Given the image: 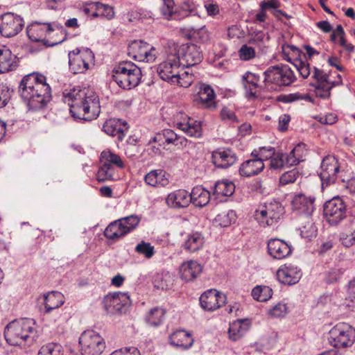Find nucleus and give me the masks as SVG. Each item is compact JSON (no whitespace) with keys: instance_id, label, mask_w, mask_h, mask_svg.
Instances as JSON below:
<instances>
[{"instance_id":"1","label":"nucleus","mask_w":355,"mask_h":355,"mask_svg":"<svg viewBox=\"0 0 355 355\" xmlns=\"http://www.w3.org/2000/svg\"><path fill=\"white\" fill-rule=\"evenodd\" d=\"M18 92L28 110H41L52 100V90L46 77L39 72L24 76L20 81Z\"/></svg>"},{"instance_id":"2","label":"nucleus","mask_w":355,"mask_h":355,"mask_svg":"<svg viewBox=\"0 0 355 355\" xmlns=\"http://www.w3.org/2000/svg\"><path fill=\"white\" fill-rule=\"evenodd\" d=\"M68 99L71 116L75 119L92 121L100 114L101 106L98 96L88 89L73 88L68 93H63Z\"/></svg>"},{"instance_id":"3","label":"nucleus","mask_w":355,"mask_h":355,"mask_svg":"<svg viewBox=\"0 0 355 355\" xmlns=\"http://www.w3.org/2000/svg\"><path fill=\"white\" fill-rule=\"evenodd\" d=\"M4 337L10 345H32L38 338L36 322L31 318L14 320L6 326Z\"/></svg>"},{"instance_id":"4","label":"nucleus","mask_w":355,"mask_h":355,"mask_svg":"<svg viewBox=\"0 0 355 355\" xmlns=\"http://www.w3.org/2000/svg\"><path fill=\"white\" fill-rule=\"evenodd\" d=\"M112 80L121 89L130 90L135 88L141 83L142 73L141 69L131 61H122L112 69Z\"/></svg>"},{"instance_id":"5","label":"nucleus","mask_w":355,"mask_h":355,"mask_svg":"<svg viewBox=\"0 0 355 355\" xmlns=\"http://www.w3.org/2000/svg\"><path fill=\"white\" fill-rule=\"evenodd\" d=\"M269 92L280 91L297 80L294 71L287 64L270 66L263 72Z\"/></svg>"},{"instance_id":"6","label":"nucleus","mask_w":355,"mask_h":355,"mask_svg":"<svg viewBox=\"0 0 355 355\" xmlns=\"http://www.w3.org/2000/svg\"><path fill=\"white\" fill-rule=\"evenodd\" d=\"M54 29L51 24L38 21H33L26 28L27 35L31 41L41 42L47 47H51L61 44L66 40L65 37L61 40H52L50 37L47 38L48 36L52 35Z\"/></svg>"},{"instance_id":"7","label":"nucleus","mask_w":355,"mask_h":355,"mask_svg":"<svg viewBox=\"0 0 355 355\" xmlns=\"http://www.w3.org/2000/svg\"><path fill=\"white\" fill-rule=\"evenodd\" d=\"M69 69L73 74L87 71L91 64H94V53L89 48H76L68 53Z\"/></svg>"},{"instance_id":"8","label":"nucleus","mask_w":355,"mask_h":355,"mask_svg":"<svg viewBox=\"0 0 355 355\" xmlns=\"http://www.w3.org/2000/svg\"><path fill=\"white\" fill-rule=\"evenodd\" d=\"M345 201L336 196L327 200L323 205V216L330 226H337L346 218L347 208Z\"/></svg>"},{"instance_id":"9","label":"nucleus","mask_w":355,"mask_h":355,"mask_svg":"<svg viewBox=\"0 0 355 355\" xmlns=\"http://www.w3.org/2000/svg\"><path fill=\"white\" fill-rule=\"evenodd\" d=\"M340 171L339 159L334 155H327L322 159L318 171L321 180L322 189H324L336 182Z\"/></svg>"},{"instance_id":"10","label":"nucleus","mask_w":355,"mask_h":355,"mask_svg":"<svg viewBox=\"0 0 355 355\" xmlns=\"http://www.w3.org/2000/svg\"><path fill=\"white\" fill-rule=\"evenodd\" d=\"M80 355H100L105 349L104 338L94 330L83 332L79 338Z\"/></svg>"},{"instance_id":"11","label":"nucleus","mask_w":355,"mask_h":355,"mask_svg":"<svg viewBox=\"0 0 355 355\" xmlns=\"http://www.w3.org/2000/svg\"><path fill=\"white\" fill-rule=\"evenodd\" d=\"M329 334V342L336 348L349 347L355 340V329L345 322L336 324Z\"/></svg>"},{"instance_id":"12","label":"nucleus","mask_w":355,"mask_h":355,"mask_svg":"<svg viewBox=\"0 0 355 355\" xmlns=\"http://www.w3.org/2000/svg\"><path fill=\"white\" fill-rule=\"evenodd\" d=\"M101 304L107 314L121 315L128 311L130 304V296L127 293H110L103 297Z\"/></svg>"},{"instance_id":"13","label":"nucleus","mask_w":355,"mask_h":355,"mask_svg":"<svg viewBox=\"0 0 355 355\" xmlns=\"http://www.w3.org/2000/svg\"><path fill=\"white\" fill-rule=\"evenodd\" d=\"M241 83L245 91V96L248 99L258 98L261 92H269L266 82V76L263 80L259 74L246 71L241 76Z\"/></svg>"},{"instance_id":"14","label":"nucleus","mask_w":355,"mask_h":355,"mask_svg":"<svg viewBox=\"0 0 355 355\" xmlns=\"http://www.w3.org/2000/svg\"><path fill=\"white\" fill-rule=\"evenodd\" d=\"M284 213L282 204L275 200L264 203L261 208L256 211V217L263 225L272 226L275 225Z\"/></svg>"},{"instance_id":"15","label":"nucleus","mask_w":355,"mask_h":355,"mask_svg":"<svg viewBox=\"0 0 355 355\" xmlns=\"http://www.w3.org/2000/svg\"><path fill=\"white\" fill-rule=\"evenodd\" d=\"M24 26L23 18L14 12L0 15V33L4 37H12L21 31Z\"/></svg>"},{"instance_id":"16","label":"nucleus","mask_w":355,"mask_h":355,"mask_svg":"<svg viewBox=\"0 0 355 355\" xmlns=\"http://www.w3.org/2000/svg\"><path fill=\"white\" fill-rule=\"evenodd\" d=\"M156 49L143 40L132 41L127 49L128 55L136 61L151 62L156 58Z\"/></svg>"},{"instance_id":"17","label":"nucleus","mask_w":355,"mask_h":355,"mask_svg":"<svg viewBox=\"0 0 355 355\" xmlns=\"http://www.w3.org/2000/svg\"><path fill=\"white\" fill-rule=\"evenodd\" d=\"M181 66L180 60L176 53L168 54L166 60L161 62L157 69L160 78L173 85L174 80H177L176 75H178Z\"/></svg>"},{"instance_id":"18","label":"nucleus","mask_w":355,"mask_h":355,"mask_svg":"<svg viewBox=\"0 0 355 355\" xmlns=\"http://www.w3.org/2000/svg\"><path fill=\"white\" fill-rule=\"evenodd\" d=\"M174 53L178 56L184 68L199 64L203 58L200 48L193 44H184Z\"/></svg>"},{"instance_id":"19","label":"nucleus","mask_w":355,"mask_h":355,"mask_svg":"<svg viewBox=\"0 0 355 355\" xmlns=\"http://www.w3.org/2000/svg\"><path fill=\"white\" fill-rule=\"evenodd\" d=\"M225 295L216 289H209L205 291L200 297V306L207 311H214L225 304Z\"/></svg>"},{"instance_id":"20","label":"nucleus","mask_w":355,"mask_h":355,"mask_svg":"<svg viewBox=\"0 0 355 355\" xmlns=\"http://www.w3.org/2000/svg\"><path fill=\"white\" fill-rule=\"evenodd\" d=\"M128 122L119 118H111L105 121L103 125V130L112 137H117L119 141H121L125 138L129 130Z\"/></svg>"},{"instance_id":"21","label":"nucleus","mask_w":355,"mask_h":355,"mask_svg":"<svg viewBox=\"0 0 355 355\" xmlns=\"http://www.w3.org/2000/svg\"><path fill=\"white\" fill-rule=\"evenodd\" d=\"M212 163L219 168H227L237 161L235 152L229 148H218L211 154Z\"/></svg>"},{"instance_id":"22","label":"nucleus","mask_w":355,"mask_h":355,"mask_svg":"<svg viewBox=\"0 0 355 355\" xmlns=\"http://www.w3.org/2000/svg\"><path fill=\"white\" fill-rule=\"evenodd\" d=\"M315 198L313 196L297 193L291 201L292 209L298 214L311 216L315 209Z\"/></svg>"},{"instance_id":"23","label":"nucleus","mask_w":355,"mask_h":355,"mask_svg":"<svg viewBox=\"0 0 355 355\" xmlns=\"http://www.w3.org/2000/svg\"><path fill=\"white\" fill-rule=\"evenodd\" d=\"M215 98L216 94L214 89L209 85L202 84L194 101L205 109L214 110L217 107Z\"/></svg>"},{"instance_id":"24","label":"nucleus","mask_w":355,"mask_h":355,"mask_svg":"<svg viewBox=\"0 0 355 355\" xmlns=\"http://www.w3.org/2000/svg\"><path fill=\"white\" fill-rule=\"evenodd\" d=\"M268 254L274 259H282L290 256L293 252L291 245L279 239H271L268 241Z\"/></svg>"},{"instance_id":"25","label":"nucleus","mask_w":355,"mask_h":355,"mask_svg":"<svg viewBox=\"0 0 355 355\" xmlns=\"http://www.w3.org/2000/svg\"><path fill=\"white\" fill-rule=\"evenodd\" d=\"M302 275V271L297 266L291 264L284 265L277 271L278 280L287 285H293L297 283Z\"/></svg>"},{"instance_id":"26","label":"nucleus","mask_w":355,"mask_h":355,"mask_svg":"<svg viewBox=\"0 0 355 355\" xmlns=\"http://www.w3.org/2000/svg\"><path fill=\"white\" fill-rule=\"evenodd\" d=\"M203 267L197 261L190 260L183 262L179 269L180 278L185 282L195 280L202 272Z\"/></svg>"},{"instance_id":"27","label":"nucleus","mask_w":355,"mask_h":355,"mask_svg":"<svg viewBox=\"0 0 355 355\" xmlns=\"http://www.w3.org/2000/svg\"><path fill=\"white\" fill-rule=\"evenodd\" d=\"M166 203L173 209L187 207L191 203L189 193L185 189L175 190L168 193L166 198Z\"/></svg>"},{"instance_id":"28","label":"nucleus","mask_w":355,"mask_h":355,"mask_svg":"<svg viewBox=\"0 0 355 355\" xmlns=\"http://www.w3.org/2000/svg\"><path fill=\"white\" fill-rule=\"evenodd\" d=\"M169 341L171 345L186 350L193 345L194 340L189 332L180 329L169 336Z\"/></svg>"},{"instance_id":"29","label":"nucleus","mask_w":355,"mask_h":355,"mask_svg":"<svg viewBox=\"0 0 355 355\" xmlns=\"http://www.w3.org/2000/svg\"><path fill=\"white\" fill-rule=\"evenodd\" d=\"M251 322L249 319H239L230 324L229 338L232 341L241 339L249 330Z\"/></svg>"},{"instance_id":"30","label":"nucleus","mask_w":355,"mask_h":355,"mask_svg":"<svg viewBox=\"0 0 355 355\" xmlns=\"http://www.w3.org/2000/svg\"><path fill=\"white\" fill-rule=\"evenodd\" d=\"M265 167L261 159L252 158L243 162L239 167V174L243 177H251L261 173Z\"/></svg>"},{"instance_id":"31","label":"nucleus","mask_w":355,"mask_h":355,"mask_svg":"<svg viewBox=\"0 0 355 355\" xmlns=\"http://www.w3.org/2000/svg\"><path fill=\"white\" fill-rule=\"evenodd\" d=\"M205 238L201 232H193L188 234L182 244L183 249L189 253L196 252L202 248Z\"/></svg>"},{"instance_id":"32","label":"nucleus","mask_w":355,"mask_h":355,"mask_svg":"<svg viewBox=\"0 0 355 355\" xmlns=\"http://www.w3.org/2000/svg\"><path fill=\"white\" fill-rule=\"evenodd\" d=\"M144 181L148 185L153 187H164L169 183L166 173L162 169L150 171L145 175Z\"/></svg>"},{"instance_id":"33","label":"nucleus","mask_w":355,"mask_h":355,"mask_svg":"<svg viewBox=\"0 0 355 355\" xmlns=\"http://www.w3.org/2000/svg\"><path fill=\"white\" fill-rule=\"evenodd\" d=\"M16 57L11 51L3 46L0 47V73L12 71L17 67Z\"/></svg>"},{"instance_id":"34","label":"nucleus","mask_w":355,"mask_h":355,"mask_svg":"<svg viewBox=\"0 0 355 355\" xmlns=\"http://www.w3.org/2000/svg\"><path fill=\"white\" fill-rule=\"evenodd\" d=\"M177 127L189 137L199 138L202 135L201 121L190 117L187 122L178 123Z\"/></svg>"},{"instance_id":"35","label":"nucleus","mask_w":355,"mask_h":355,"mask_svg":"<svg viewBox=\"0 0 355 355\" xmlns=\"http://www.w3.org/2000/svg\"><path fill=\"white\" fill-rule=\"evenodd\" d=\"M189 198L195 207H203L209 202L210 193L202 186H196L192 189Z\"/></svg>"},{"instance_id":"36","label":"nucleus","mask_w":355,"mask_h":355,"mask_svg":"<svg viewBox=\"0 0 355 355\" xmlns=\"http://www.w3.org/2000/svg\"><path fill=\"white\" fill-rule=\"evenodd\" d=\"M44 312L50 313L53 310L58 309L64 302V295L59 291H51L44 295Z\"/></svg>"},{"instance_id":"37","label":"nucleus","mask_w":355,"mask_h":355,"mask_svg":"<svg viewBox=\"0 0 355 355\" xmlns=\"http://www.w3.org/2000/svg\"><path fill=\"white\" fill-rule=\"evenodd\" d=\"M125 229L121 221L118 219L108 225L104 231V236L109 240L115 241L128 234V229Z\"/></svg>"},{"instance_id":"38","label":"nucleus","mask_w":355,"mask_h":355,"mask_svg":"<svg viewBox=\"0 0 355 355\" xmlns=\"http://www.w3.org/2000/svg\"><path fill=\"white\" fill-rule=\"evenodd\" d=\"M288 156L287 153L282 151H276V153L270 159L269 167L275 171H281L286 167L292 166L290 162H288Z\"/></svg>"},{"instance_id":"39","label":"nucleus","mask_w":355,"mask_h":355,"mask_svg":"<svg viewBox=\"0 0 355 355\" xmlns=\"http://www.w3.org/2000/svg\"><path fill=\"white\" fill-rule=\"evenodd\" d=\"M100 162L109 165V167L114 165L120 169L125 168V164L120 156L110 150H105L101 153Z\"/></svg>"},{"instance_id":"40","label":"nucleus","mask_w":355,"mask_h":355,"mask_svg":"<svg viewBox=\"0 0 355 355\" xmlns=\"http://www.w3.org/2000/svg\"><path fill=\"white\" fill-rule=\"evenodd\" d=\"M166 310L161 307H154L151 309L146 315L145 320L150 326L158 327L162 324Z\"/></svg>"},{"instance_id":"41","label":"nucleus","mask_w":355,"mask_h":355,"mask_svg":"<svg viewBox=\"0 0 355 355\" xmlns=\"http://www.w3.org/2000/svg\"><path fill=\"white\" fill-rule=\"evenodd\" d=\"M306 145L304 143H300L296 145L292 150L287 153L288 159L287 162L291 163V166H297L304 160L306 156Z\"/></svg>"},{"instance_id":"42","label":"nucleus","mask_w":355,"mask_h":355,"mask_svg":"<svg viewBox=\"0 0 355 355\" xmlns=\"http://www.w3.org/2000/svg\"><path fill=\"white\" fill-rule=\"evenodd\" d=\"M235 191L233 182L228 180H219L214 185V193L220 196H231Z\"/></svg>"},{"instance_id":"43","label":"nucleus","mask_w":355,"mask_h":355,"mask_svg":"<svg viewBox=\"0 0 355 355\" xmlns=\"http://www.w3.org/2000/svg\"><path fill=\"white\" fill-rule=\"evenodd\" d=\"M345 272V269L338 266L331 267L324 272V282L327 284L338 283Z\"/></svg>"},{"instance_id":"44","label":"nucleus","mask_w":355,"mask_h":355,"mask_svg":"<svg viewBox=\"0 0 355 355\" xmlns=\"http://www.w3.org/2000/svg\"><path fill=\"white\" fill-rule=\"evenodd\" d=\"M314 87V92L317 97L322 99H328L331 96V90L334 86L329 80L318 82L316 84H312Z\"/></svg>"},{"instance_id":"45","label":"nucleus","mask_w":355,"mask_h":355,"mask_svg":"<svg viewBox=\"0 0 355 355\" xmlns=\"http://www.w3.org/2000/svg\"><path fill=\"white\" fill-rule=\"evenodd\" d=\"M272 289L268 286L258 285L252 291L254 300L259 302H266L272 297Z\"/></svg>"},{"instance_id":"46","label":"nucleus","mask_w":355,"mask_h":355,"mask_svg":"<svg viewBox=\"0 0 355 355\" xmlns=\"http://www.w3.org/2000/svg\"><path fill=\"white\" fill-rule=\"evenodd\" d=\"M277 101L283 103H291L295 101L305 100L309 102H313V98L309 94H301L300 92L288 94H280L277 96Z\"/></svg>"},{"instance_id":"47","label":"nucleus","mask_w":355,"mask_h":355,"mask_svg":"<svg viewBox=\"0 0 355 355\" xmlns=\"http://www.w3.org/2000/svg\"><path fill=\"white\" fill-rule=\"evenodd\" d=\"M95 12L93 13L94 17H101L107 19H111L114 16V8L110 5L96 2Z\"/></svg>"},{"instance_id":"48","label":"nucleus","mask_w":355,"mask_h":355,"mask_svg":"<svg viewBox=\"0 0 355 355\" xmlns=\"http://www.w3.org/2000/svg\"><path fill=\"white\" fill-rule=\"evenodd\" d=\"M304 58H295L293 64L302 78H307L311 73L310 64L308 60H303ZM306 59V58H305Z\"/></svg>"},{"instance_id":"49","label":"nucleus","mask_w":355,"mask_h":355,"mask_svg":"<svg viewBox=\"0 0 355 355\" xmlns=\"http://www.w3.org/2000/svg\"><path fill=\"white\" fill-rule=\"evenodd\" d=\"M62 347L58 343H49L42 346L38 355H62Z\"/></svg>"},{"instance_id":"50","label":"nucleus","mask_w":355,"mask_h":355,"mask_svg":"<svg viewBox=\"0 0 355 355\" xmlns=\"http://www.w3.org/2000/svg\"><path fill=\"white\" fill-rule=\"evenodd\" d=\"M189 35L200 43H205L209 38V32L205 26L198 28L192 27L189 30Z\"/></svg>"},{"instance_id":"51","label":"nucleus","mask_w":355,"mask_h":355,"mask_svg":"<svg viewBox=\"0 0 355 355\" xmlns=\"http://www.w3.org/2000/svg\"><path fill=\"white\" fill-rule=\"evenodd\" d=\"M301 175V173L297 168L284 173L279 178V182L282 185L294 183Z\"/></svg>"},{"instance_id":"52","label":"nucleus","mask_w":355,"mask_h":355,"mask_svg":"<svg viewBox=\"0 0 355 355\" xmlns=\"http://www.w3.org/2000/svg\"><path fill=\"white\" fill-rule=\"evenodd\" d=\"M135 250L138 254L144 255L146 259H150L155 254L154 246L144 241L138 243Z\"/></svg>"},{"instance_id":"53","label":"nucleus","mask_w":355,"mask_h":355,"mask_svg":"<svg viewBox=\"0 0 355 355\" xmlns=\"http://www.w3.org/2000/svg\"><path fill=\"white\" fill-rule=\"evenodd\" d=\"M270 40V36L263 31H257L254 33L253 37L250 39L249 43L255 45L260 49L265 47V44Z\"/></svg>"},{"instance_id":"54","label":"nucleus","mask_w":355,"mask_h":355,"mask_svg":"<svg viewBox=\"0 0 355 355\" xmlns=\"http://www.w3.org/2000/svg\"><path fill=\"white\" fill-rule=\"evenodd\" d=\"M113 172L112 167H109V165L101 163V167L96 174L97 180L99 182H103L106 180H113Z\"/></svg>"},{"instance_id":"55","label":"nucleus","mask_w":355,"mask_h":355,"mask_svg":"<svg viewBox=\"0 0 355 355\" xmlns=\"http://www.w3.org/2000/svg\"><path fill=\"white\" fill-rule=\"evenodd\" d=\"M216 220L219 222L223 227H228L236 220V214L234 211L230 210L228 212H223L217 215Z\"/></svg>"},{"instance_id":"56","label":"nucleus","mask_w":355,"mask_h":355,"mask_svg":"<svg viewBox=\"0 0 355 355\" xmlns=\"http://www.w3.org/2000/svg\"><path fill=\"white\" fill-rule=\"evenodd\" d=\"M238 55L241 60L248 61L255 58L256 52L253 47L243 44L238 51Z\"/></svg>"},{"instance_id":"57","label":"nucleus","mask_w":355,"mask_h":355,"mask_svg":"<svg viewBox=\"0 0 355 355\" xmlns=\"http://www.w3.org/2000/svg\"><path fill=\"white\" fill-rule=\"evenodd\" d=\"M177 80H174V83L173 85H177L182 87H189L193 81V76L189 73L188 71H184L182 74L178 73V75H176Z\"/></svg>"},{"instance_id":"58","label":"nucleus","mask_w":355,"mask_h":355,"mask_svg":"<svg viewBox=\"0 0 355 355\" xmlns=\"http://www.w3.org/2000/svg\"><path fill=\"white\" fill-rule=\"evenodd\" d=\"M119 221H121L123 227H125V230L128 229V234L138 225L140 219L136 215H130L119 219Z\"/></svg>"},{"instance_id":"59","label":"nucleus","mask_w":355,"mask_h":355,"mask_svg":"<svg viewBox=\"0 0 355 355\" xmlns=\"http://www.w3.org/2000/svg\"><path fill=\"white\" fill-rule=\"evenodd\" d=\"M220 116L221 120L229 123H239V119L234 111L227 107H223L220 110Z\"/></svg>"},{"instance_id":"60","label":"nucleus","mask_w":355,"mask_h":355,"mask_svg":"<svg viewBox=\"0 0 355 355\" xmlns=\"http://www.w3.org/2000/svg\"><path fill=\"white\" fill-rule=\"evenodd\" d=\"M10 99V88L3 83H0V108L4 107Z\"/></svg>"},{"instance_id":"61","label":"nucleus","mask_w":355,"mask_h":355,"mask_svg":"<svg viewBox=\"0 0 355 355\" xmlns=\"http://www.w3.org/2000/svg\"><path fill=\"white\" fill-rule=\"evenodd\" d=\"M174 0H163V5L161 8L162 14L167 19H169L174 14Z\"/></svg>"},{"instance_id":"62","label":"nucleus","mask_w":355,"mask_h":355,"mask_svg":"<svg viewBox=\"0 0 355 355\" xmlns=\"http://www.w3.org/2000/svg\"><path fill=\"white\" fill-rule=\"evenodd\" d=\"M288 311V307L286 304L278 303L269 311V314L275 318L284 317Z\"/></svg>"},{"instance_id":"63","label":"nucleus","mask_w":355,"mask_h":355,"mask_svg":"<svg viewBox=\"0 0 355 355\" xmlns=\"http://www.w3.org/2000/svg\"><path fill=\"white\" fill-rule=\"evenodd\" d=\"M162 136L164 139V144H173L175 143L178 139V135L171 129H165L162 131V134H159L158 137Z\"/></svg>"},{"instance_id":"64","label":"nucleus","mask_w":355,"mask_h":355,"mask_svg":"<svg viewBox=\"0 0 355 355\" xmlns=\"http://www.w3.org/2000/svg\"><path fill=\"white\" fill-rule=\"evenodd\" d=\"M110 355H140V352L137 348L129 347L115 350Z\"/></svg>"}]
</instances>
